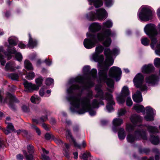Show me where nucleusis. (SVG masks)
<instances>
[{
    "mask_svg": "<svg viewBox=\"0 0 160 160\" xmlns=\"http://www.w3.org/2000/svg\"><path fill=\"white\" fill-rule=\"evenodd\" d=\"M103 47L101 45L96 47L95 53L92 54V58L94 61L98 62V67L101 69L98 72L99 80L101 81L106 82L109 87L112 88L114 86L113 80L111 78H107V72L109 67L113 63V60L112 58V54L116 53L117 50L115 48L112 51L109 48H106L104 53L106 58L104 62H103V56L98 55L103 52Z\"/></svg>",
    "mask_w": 160,
    "mask_h": 160,
    "instance_id": "nucleus-1",
    "label": "nucleus"
},
{
    "mask_svg": "<svg viewBox=\"0 0 160 160\" xmlns=\"http://www.w3.org/2000/svg\"><path fill=\"white\" fill-rule=\"evenodd\" d=\"M115 35V32H112L110 29H103L102 32L98 33L97 36L93 34L88 35V37L89 38L84 39L83 44L86 48L90 49L94 47L98 42L97 38L99 41H102L106 38L102 44L105 47H108L110 45L112 42L109 37L113 36Z\"/></svg>",
    "mask_w": 160,
    "mask_h": 160,
    "instance_id": "nucleus-2",
    "label": "nucleus"
},
{
    "mask_svg": "<svg viewBox=\"0 0 160 160\" xmlns=\"http://www.w3.org/2000/svg\"><path fill=\"white\" fill-rule=\"evenodd\" d=\"M93 98V92L91 90L88 91L86 96L82 97L79 99L76 96H72L70 98L69 100L71 104L77 109H79L81 106V108L77 111L79 114H83L89 112L91 116H94L96 112L92 110L90 103L91 100Z\"/></svg>",
    "mask_w": 160,
    "mask_h": 160,
    "instance_id": "nucleus-3",
    "label": "nucleus"
},
{
    "mask_svg": "<svg viewBox=\"0 0 160 160\" xmlns=\"http://www.w3.org/2000/svg\"><path fill=\"white\" fill-rule=\"evenodd\" d=\"M90 69L89 66H85L83 67V70L84 74L87 75L86 78H85L80 76L77 77L74 79L75 82L84 85V89L93 87L94 85L93 81L97 78V71L96 69H92L90 71Z\"/></svg>",
    "mask_w": 160,
    "mask_h": 160,
    "instance_id": "nucleus-4",
    "label": "nucleus"
},
{
    "mask_svg": "<svg viewBox=\"0 0 160 160\" xmlns=\"http://www.w3.org/2000/svg\"><path fill=\"white\" fill-rule=\"evenodd\" d=\"M144 30L150 38L151 40L150 46L152 48H153L157 42V39L155 38L158 34L156 26L153 24H147L144 28Z\"/></svg>",
    "mask_w": 160,
    "mask_h": 160,
    "instance_id": "nucleus-5",
    "label": "nucleus"
},
{
    "mask_svg": "<svg viewBox=\"0 0 160 160\" xmlns=\"http://www.w3.org/2000/svg\"><path fill=\"white\" fill-rule=\"evenodd\" d=\"M129 91L128 87L124 86L120 94L118 95L117 97L118 102L119 104H122L124 102L126 97V104L128 106H131L132 104V102L131 98L128 97L129 95Z\"/></svg>",
    "mask_w": 160,
    "mask_h": 160,
    "instance_id": "nucleus-6",
    "label": "nucleus"
},
{
    "mask_svg": "<svg viewBox=\"0 0 160 160\" xmlns=\"http://www.w3.org/2000/svg\"><path fill=\"white\" fill-rule=\"evenodd\" d=\"M142 139L143 140L147 139V136L145 131L142 129L138 130L135 131L134 135L129 134L128 135L127 139L128 142L130 143L134 142L137 140Z\"/></svg>",
    "mask_w": 160,
    "mask_h": 160,
    "instance_id": "nucleus-7",
    "label": "nucleus"
},
{
    "mask_svg": "<svg viewBox=\"0 0 160 160\" xmlns=\"http://www.w3.org/2000/svg\"><path fill=\"white\" fill-rule=\"evenodd\" d=\"M88 15V19L91 21H94L96 18L99 20H102L107 17V13L105 10L102 8L97 10L95 14L92 12H91Z\"/></svg>",
    "mask_w": 160,
    "mask_h": 160,
    "instance_id": "nucleus-8",
    "label": "nucleus"
},
{
    "mask_svg": "<svg viewBox=\"0 0 160 160\" xmlns=\"http://www.w3.org/2000/svg\"><path fill=\"white\" fill-rule=\"evenodd\" d=\"M144 77L141 73L137 74L133 79V82L136 87L140 88L142 91L147 90V87L145 84H142L143 81Z\"/></svg>",
    "mask_w": 160,
    "mask_h": 160,
    "instance_id": "nucleus-9",
    "label": "nucleus"
},
{
    "mask_svg": "<svg viewBox=\"0 0 160 160\" xmlns=\"http://www.w3.org/2000/svg\"><path fill=\"white\" fill-rule=\"evenodd\" d=\"M152 12L148 8H142L141 12L138 14V17L140 19L144 21H148L152 19Z\"/></svg>",
    "mask_w": 160,
    "mask_h": 160,
    "instance_id": "nucleus-10",
    "label": "nucleus"
},
{
    "mask_svg": "<svg viewBox=\"0 0 160 160\" xmlns=\"http://www.w3.org/2000/svg\"><path fill=\"white\" fill-rule=\"evenodd\" d=\"M18 102L19 101L15 96L9 93H7L6 97L3 101L4 103H7L10 108L14 110L16 109L14 103Z\"/></svg>",
    "mask_w": 160,
    "mask_h": 160,
    "instance_id": "nucleus-11",
    "label": "nucleus"
},
{
    "mask_svg": "<svg viewBox=\"0 0 160 160\" xmlns=\"http://www.w3.org/2000/svg\"><path fill=\"white\" fill-rule=\"evenodd\" d=\"M122 73V71L120 68L118 67L113 66L111 68L109 72V75L110 78H115L117 81L119 80L118 78Z\"/></svg>",
    "mask_w": 160,
    "mask_h": 160,
    "instance_id": "nucleus-12",
    "label": "nucleus"
},
{
    "mask_svg": "<svg viewBox=\"0 0 160 160\" xmlns=\"http://www.w3.org/2000/svg\"><path fill=\"white\" fill-rule=\"evenodd\" d=\"M23 84L25 88L24 91L27 92H31L34 91H37L38 90V88L36 87V85L32 84L26 80L23 82Z\"/></svg>",
    "mask_w": 160,
    "mask_h": 160,
    "instance_id": "nucleus-13",
    "label": "nucleus"
},
{
    "mask_svg": "<svg viewBox=\"0 0 160 160\" xmlns=\"http://www.w3.org/2000/svg\"><path fill=\"white\" fill-rule=\"evenodd\" d=\"M105 99L108 101L106 108L109 112H111L113 110L112 105H114L115 103L113 100L112 95L109 94L108 92L105 93Z\"/></svg>",
    "mask_w": 160,
    "mask_h": 160,
    "instance_id": "nucleus-14",
    "label": "nucleus"
},
{
    "mask_svg": "<svg viewBox=\"0 0 160 160\" xmlns=\"http://www.w3.org/2000/svg\"><path fill=\"white\" fill-rule=\"evenodd\" d=\"M145 81L148 84L154 85L158 82V77L155 75H152L146 77Z\"/></svg>",
    "mask_w": 160,
    "mask_h": 160,
    "instance_id": "nucleus-15",
    "label": "nucleus"
},
{
    "mask_svg": "<svg viewBox=\"0 0 160 160\" xmlns=\"http://www.w3.org/2000/svg\"><path fill=\"white\" fill-rule=\"evenodd\" d=\"M146 110L147 115L145 117V119L147 121H153V112L152 108L149 106L146 107Z\"/></svg>",
    "mask_w": 160,
    "mask_h": 160,
    "instance_id": "nucleus-16",
    "label": "nucleus"
},
{
    "mask_svg": "<svg viewBox=\"0 0 160 160\" xmlns=\"http://www.w3.org/2000/svg\"><path fill=\"white\" fill-rule=\"evenodd\" d=\"M132 122L135 125L140 126V123L142 121V118L138 115L134 114L132 115L130 118Z\"/></svg>",
    "mask_w": 160,
    "mask_h": 160,
    "instance_id": "nucleus-17",
    "label": "nucleus"
},
{
    "mask_svg": "<svg viewBox=\"0 0 160 160\" xmlns=\"http://www.w3.org/2000/svg\"><path fill=\"white\" fill-rule=\"evenodd\" d=\"M66 138L68 139L71 138L73 142L74 146L75 147L78 148H80L81 146L80 145L78 144L76 140L73 138L70 131L69 129L66 130Z\"/></svg>",
    "mask_w": 160,
    "mask_h": 160,
    "instance_id": "nucleus-18",
    "label": "nucleus"
},
{
    "mask_svg": "<svg viewBox=\"0 0 160 160\" xmlns=\"http://www.w3.org/2000/svg\"><path fill=\"white\" fill-rule=\"evenodd\" d=\"M154 67L152 65L148 64V65H145L142 68V72L148 74L152 72L154 70Z\"/></svg>",
    "mask_w": 160,
    "mask_h": 160,
    "instance_id": "nucleus-19",
    "label": "nucleus"
},
{
    "mask_svg": "<svg viewBox=\"0 0 160 160\" xmlns=\"http://www.w3.org/2000/svg\"><path fill=\"white\" fill-rule=\"evenodd\" d=\"M133 101L136 102H140L142 101V99L141 92L138 91L132 96Z\"/></svg>",
    "mask_w": 160,
    "mask_h": 160,
    "instance_id": "nucleus-20",
    "label": "nucleus"
},
{
    "mask_svg": "<svg viewBox=\"0 0 160 160\" xmlns=\"http://www.w3.org/2000/svg\"><path fill=\"white\" fill-rule=\"evenodd\" d=\"M8 52L12 54H15V58L19 62L22 61V56L21 54L19 52H17V51L15 48H13L12 49L9 50Z\"/></svg>",
    "mask_w": 160,
    "mask_h": 160,
    "instance_id": "nucleus-21",
    "label": "nucleus"
},
{
    "mask_svg": "<svg viewBox=\"0 0 160 160\" xmlns=\"http://www.w3.org/2000/svg\"><path fill=\"white\" fill-rule=\"evenodd\" d=\"M29 40L28 46L31 48H33L36 46L37 42V41L34 39H33L31 37L30 34H29Z\"/></svg>",
    "mask_w": 160,
    "mask_h": 160,
    "instance_id": "nucleus-22",
    "label": "nucleus"
},
{
    "mask_svg": "<svg viewBox=\"0 0 160 160\" xmlns=\"http://www.w3.org/2000/svg\"><path fill=\"white\" fill-rule=\"evenodd\" d=\"M91 30L93 32L99 31L101 28V26L98 23H93L90 25Z\"/></svg>",
    "mask_w": 160,
    "mask_h": 160,
    "instance_id": "nucleus-23",
    "label": "nucleus"
},
{
    "mask_svg": "<svg viewBox=\"0 0 160 160\" xmlns=\"http://www.w3.org/2000/svg\"><path fill=\"white\" fill-rule=\"evenodd\" d=\"M14 66H15L14 62H9L6 64L5 68L6 70H10L11 71H14L15 70Z\"/></svg>",
    "mask_w": 160,
    "mask_h": 160,
    "instance_id": "nucleus-24",
    "label": "nucleus"
},
{
    "mask_svg": "<svg viewBox=\"0 0 160 160\" xmlns=\"http://www.w3.org/2000/svg\"><path fill=\"white\" fill-rule=\"evenodd\" d=\"M91 3H93L96 8L102 6L103 4V2L102 0H88Z\"/></svg>",
    "mask_w": 160,
    "mask_h": 160,
    "instance_id": "nucleus-25",
    "label": "nucleus"
},
{
    "mask_svg": "<svg viewBox=\"0 0 160 160\" xmlns=\"http://www.w3.org/2000/svg\"><path fill=\"white\" fill-rule=\"evenodd\" d=\"M123 120L120 118H114L112 121L113 125L115 127L121 126L123 123Z\"/></svg>",
    "mask_w": 160,
    "mask_h": 160,
    "instance_id": "nucleus-26",
    "label": "nucleus"
},
{
    "mask_svg": "<svg viewBox=\"0 0 160 160\" xmlns=\"http://www.w3.org/2000/svg\"><path fill=\"white\" fill-rule=\"evenodd\" d=\"M133 109L137 112L145 113V109L142 105H136L133 107Z\"/></svg>",
    "mask_w": 160,
    "mask_h": 160,
    "instance_id": "nucleus-27",
    "label": "nucleus"
},
{
    "mask_svg": "<svg viewBox=\"0 0 160 160\" xmlns=\"http://www.w3.org/2000/svg\"><path fill=\"white\" fill-rule=\"evenodd\" d=\"M96 90L97 91V94L95 95V97L97 98L99 97L102 99H104L103 93L102 91L98 87H96Z\"/></svg>",
    "mask_w": 160,
    "mask_h": 160,
    "instance_id": "nucleus-28",
    "label": "nucleus"
},
{
    "mask_svg": "<svg viewBox=\"0 0 160 160\" xmlns=\"http://www.w3.org/2000/svg\"><path fill=\"white\" fill-rule=\"evenodd\" d=\"M152 143L154 145L158 144L160 142L158 136H155L154 135H151L150 139Z\"/></svg>",
    "mask_w": 160,
    "mask_h": 160,
    "instance_id": "nucleus-29",
    "label": "nucleus"
},
{
    "mask_svg": "<svg viewBox=\"0 0 160 160\" xmlns=\"http://www.w3.org/2000/svg\"><path fill=\"white\" fill-rule=\"evenodd\" d=\"M24 66L25 68L28 70L32 71L33 70L32 63L28 60H26L25 61Z\"/></svg>",
    "mask_w": 160,
    "mask_h": 160,
    "instance_id": "nucleus-30",
    "label": "nucleus"
},
{
    "mask_svg": "<svg viewBox=\"0 0 160 160\" xmlns=\"http://www.w3.org/2000/svg\"><path fill=\"white\" fill-rule=\"evenodd\" d=\"M126 136L125 132L124 129L121 128L119 129L118 132V137L120 140L124 139Z\"/></svg>",
    "mask_w": 160,
    "mask_h": 160,
    "instance_id": "nucleus-31",
    "label": "nucleus"
},
{
    "mask_svg": "<svg viewBox=\"0 0 160 160\" xmlns=\"http://www.w3.org/2000/svg\"><path fill=\"white\" fill-rule=\"evenodd\" d=\"M80 87L77 84H73L68 89V92L70 93H72L74 90L79 89Z\"/></svg>",
    "mask_w": 160,
    "mask_h": 160,
    "instance_id": "nucleus-32",
    "label": "nucleus"
},
{
    "mask_svg": "<svg viewBox=\"0 0 160 160\" xmlns=\"http://www.w3.org/2000/svg\"><path fill=\"white\" fill-rule=\"evenodd\" d=\"M147 129L148 131L150 132L154 133L158 132V128L155 127L148 126L147 127Z\"/></svg>",
    "mask_w": 160,
    "mask_h": 160,
    "instance_id": "nucleus-33",
    "label": "nucleus"
},
{
    "mask_svg": "<svg viewBox=\"0 0 160 160\" xmlns=\"http://www.w3.org/2000/svg\"><path fill=\"white\" fill-rule=\"evenodd\" d=\"M8 77L14 80H18V74L16 73H12L9 74L8 75Z\"/></svg>",
    "mask_w": 160,
    "mask_h": 160,
    "instance_id": "nucleus-34",
    "label": "nucleus"
},
{
    "mask_svg": "<svg viewBox=\"0 0 160 160\" xmlns=\"http://www.w3.org/2000/svg\"><path fill=\"white\" fill-rule=\"evenodd\" d=\"M22 152L27 160H33V157L32 155L31 154L28 155L25 150H23Z\"/></svg>",
    "mask_w": 160,
    "mask_h": 160,
    "instance_id": "nucleus-35",
    "label": "nucleus"
},
{
    "mask_svg": "<svg viewBox=\"0 0 160 160\" xmlns=\"http://www.w3.org/2000/svg\"><path fill=\"white\" fill-rule=\"evenodd\" d=\"M99 103L97 99H93L92 101L91 104V108H98L99 107Z\"/></svg>",
    "mask_w": 160,
    "mask_h": 160,
    "instance_id": "nucleus-36",
    "label": "nucleus"
},
{
    "mask_svg": "<svg viewBox=\"0 0 160 160\" xmlns=\"http://www.w3.org/2000/svg\"><path fill=\"white\" fill-rule=\"evenodd\" d=\"M27 148L28 153L29 154H32L34 152V147L32 145H28L27 146Z\"/></svg>",
    "mask_w": 160,
    "mask_h": 160,
    "instance_id": "nucleus-37",
    "label": "nucleus"
},
{
    "mask_svg": "<svg viewBox=\"0 0 160 160\" xmlns=\"http://www.w3.org/2000/svg\"><path fill=\"white\" fill-rule=\"evenodd\" d=\"M30 100L32 103L38 104L40 101V98L37 97H35L33 96H32Z\"/></svg>",
    "mask_w": 160,
    "mask_h": 160,
    "instance_id": "nucleus-38",
    "label": "nucleus"
},
{
    "mask_svg": "<svg viewBox=\"0 0 160 160\" xmlns=\"http://www.w3.org/2000/svg\"><path fill=\"white\" fill-rule=\"evenodd\" d=\"M43 82V79L41 77H39L35 80V82L37 85L36 87H38V89L39 87L41 86Z\"/></svg>",
    "mask_w": 160,
    "mask_h": 160,
    "instance_id": "nucleus-39",
    "label": "nucleus"
},
{
    "mask_svg": "<svg viewBox=\"0 0 160 160\" xmlns=\"http://www.w3.org/2000/svg\"><path fill=\"white\" fill-rule=\"evenodd\" d=\"M104 27L107 28H111L112 26V23L110 20H108L106 22L103 23Z\"/></svg>",
    "mask_w": 160,
    "mask_h": 160,
    "instance_id": "nucleus-40",
    "label": "nucleus"
},
{
    "mask_svg": "<svg viewBox=\"0 0 160 160\" xmlns=\"http://www.w3.org/2000/svg\"><path fill=\"white\" fill-rule=\"evenodd\" d=\"M141 42L143 45L147 46L149 45L150 41L148 38H144L141 39Z\"/></svg>",
    "mask_w": 160,
    "mask_h": 160,
    "instance_id": "nucleus-41",
    "label": "nucleus"
},
{
    "mask_svg": "<svg viewBox=\"0 0 160 160\" xmlns=\"http://www.w3.org/2000/svg\"><path fill=\"white\" fill-rule=\"evenodd\" d=\"M126 130L127 131L131 132L134 130L133 126L130 123H127Z\"/></svg>",
    "mask_w": 160,
    "mask_h": 160,
    "instance_id": "nucleus-42",
    "label": "nucleus"
},
{
    "mask_svg": "<svg viewBox=\"0 0 160 160\" xmlns=\"http://www.w3.org/2000/svg\"><path fill=\"white\" fill-rule=\"evenodd\" d=\"M126 112V110L124 108H121L118 110V115L120 117L124 115Z\"/></svg>",
    "mask_w": 160,
    "mask_h": 160,
    "instance_id": "nucleus-43",
    "label": "nucleus"
},
{
    "mask_svg": "<svg viewBox=\"0 0 160 160\" xmlns=\"http://www.w3.org/2000/svg\"><path fill=\"white\" fill-rule=\"evenodd\" d=\"M90 156H91L90 153L89 152H87L83 153L82 156L81 158L83 160H88V158Z\"/></svg>",
    "mask_w": 160,
    "mask_h": 160,
    "instance_id": "nucleus-44",
    "label": "nucleus"
},
{
    "mask_svg": "<svg viewBox=\"0 0 160 160\" xmlns=\"http://www.w3.org/2000/svg\"><path fill=\"white\" fill-rule=\"evenodd\" d=\"M35 77V74L33 72H31L28 74L26 78L28 80L32 79Z\"/></svg>",
    "mask_w": 160,
    "mask_h": 160,
    "instance_id": "nucleus-45",
    "label": "nucleus"
},
{
    "mask_svg": "<svg viewBox=\"0 0 160 160\" xmlns=\"http://www.w3.org/2000/svg\"><path fill=\"white\" fill-rule=\"evenodd\" d=\"M8 41L9 44L11 45L16 46L17 45V43L16 41L12 38H9Z\"/></svg>",
    "mask_w": 160,
    "mask_h": 160,
    "instance_id": "nucleus-46",
    "label": "nucleus"
},
{
    "mask_svg": "<svg viewBox=\"0 0 160 160\" xmlns=\"http://www.w3.org/2000/svg\"><path fill=\"white\" fill-rule=\"evenodd\" d=\"M32 128L35 130L38 135H40L41 133L40 129L36 126L34 125H31Z\"/></svg>",
    "mask_w": 160,
    "mask_h": 160,
    "instance_id": "nucleus-47",
    "label": "nucleus"
},
{
    "mask_svg": "<svg viewBox=\"0 0 160 160\" xmlns=\"http://www.w3.org/2000/svg\"><path fill=\"white\" fill-rule=\"evenodd\" d=\"M139 151L141 153H145L146 154H148L150 152V150L148 148L139 149Z\"/></svg>",
    "mask_w": 160,
    "mask_h": 160,
    "instance_id": "nucleus-48",
    "label": "nucleus"
},
{
    "mask_svg": "<svg viewBox=\"0 0 160 160\" xmlns=\"http://www.w3.org/2000/svg\"><path fill=\"white\" fill-rule=\"evenodd\" d=\"M154 64L156 67L160 66V58H156L154 61Z\"/></svg>",
    "mask_w": 160,
    "mask_h": 160,
    "instance_id": "nucleus-49",
    "label": "nucleus"
},
{
    "mask_svg": "<svg viewBox=\"0 0 160 160\" xmlns=\"http://www.w3.org/2000/svg\"><path fill=\"white\" fill-rule=\"evenodd\" d=\"M7 124V128L8 129L12 131H15L14 126L12 123H10Z\"/></svg>",
    "mask_w": 160,
    "mask_h": 160,
    "instance_id": "nucleus-50",
    "label": "nucleus"
},
{
    "mask_svg": "<svg viewBox=\"0 0 160 160\" xmlns=\"http://www.w3.org/2000/svg\"><path fill=\"white\" fill-rule=\"evenodd\" d=\"M53 82V80L51 78H47L45 81V83L47 85H51Z\"/></svg>",
    "mask_w": 160,
    "mask_h": 160,
    "instance_id": "nucleus-51",
    "label": "nucleus"
},
{
    "mask_svg": "<svg viewBox=\"0 0 160 160\" xmlns=\"http://www.w3.org/2000/svg\"><path fill=\"white\" fill-rule=\"evenodd\" d=\"M48 120V117L47 115L42 116L39 119V122H45Z\"/></svg>",
    "mask_w": 160,
    "mask_h": 160,
    "instance_id": "nucleus-52",
    "label": "nucleus"
},
{
    "mask_svg": "<svg viewBox=\"0 0 160 160\" xmlns=\"http://www.w3.org/2000/svg\"><path fill=\"white\" fill-rule=\"evenodd\" d=\"M105 4L106 6L108 7H110L112 5V0H105Z\"/></svg>",
    "mask_w": 160,
    "mask_h": 160,
    "instance_id": "nucleus-53",
    "label": "nucleus"
},
{
    "mask_svg": "<svg viewBox=\"0 0 160 160\" xmlns=\"http://www.w3.org/2000/svg\"><path fill=\"white\" fill-rule=\"evenodd\" d=\"M63 153L65 157L67 158H69V150L64 149L63 150Z\"/></svg>",
    "mask_w": 160,
    "mask_h": 160,
    "instance_id": "nucleus-54",
    "label": "nucleus"
},
{
    "mask_svg": "<svg viewBox=\"0 0 160 160\" xmlns=\"http://www.w3.org/2000/svg\"><path fill=\"white\" fill-rule=\"evenodd\" d=\"M53 139L54 141L58 144L60 145L62 143V141L59 138L54 137Z\"/></svg>",
    "mask_w": 160,
    "mask_h": 160,
    "instance_id": "nucleus-55",
    "label": "nucleus"
},
{
    "mask_svg": "<svg viewBox=\"0 0 160 160\" xmlns=\"http://www.w3.org/2000/svg\"><path fill=\"white\" fill-rule=\"evenodd\" d=\"M4 58V57L3 55H1L0 54V62L1 64L3 66L4 65L6 62L4 60H2Z\"/></svg>",
    "mask_w": 160,
    "mask_h": 160,
    "instance_id": "nucleus-56",
    "label": "nucleus"
},
{
    "mask_svg": "<svg viewBox=\"0 0 160 160\" xmlns=\"http://www.w3.org/2000/svg\"><path fill=\"white\" fill-rule=\"evenodd\" d=\"M44 89L45 88L44 87H42V88L40 89L39 91V95L40 96L42 97L43 96L44 94Z\"/></svg>",
    "mask_w": 160,
    "mask_h": 160,
    "instance_id": "nucleus-57",
    "label": "nucleus"
},
{
    "mask_svg": "<svg viewBox=\"0 0 160 160\" xmlns=\"http://www.w3.org/2000/svg\"><path fill=\"white\" fill-rule=\"evenodd\" d=\"M22 110L25 112H28L29 111V108L26 106H23L22 107Z\"/></svg>",
    "mask_w": 160,
    "mask_h": 160,
    "instance_id": "nucleus-58",
    "label": "nucleus"
},
{
    "mask_svg": "<svg viewBox=\"0 0 160 160\" xmlns=\"http://www.w3.org/2000/svg\"><path fill=\"white\" fill-rule=\"evenodd\" d=\"M42 158L44 160H50L49 157L44 154L42 155Z\"/></svg>",
    "mask_w": 160,
    "mask_h": 160,
    "instance_id": "nucleus-59",
    "label": "nucleus"
},
{
    "mask_svg": "<svg viewBox=\"0 0 160 160\" xmlns=\"http://www.w3.org/2000/svg\"><path fill=\"white\" fill-rule=\"evenodd\" d=\"M18 47L21 49L25 48L26 45L22 42H20L18 44Z\"/></svg>",
    "mask_w": 160,
    "mask_h": 160,
    "instance_id": "nucleus-60",
    "label": "nucleus"
},
{
    "mask_svg": "<svg viewBox=\"0 0 160 160\" xmlns=\"http://www.w3.org/2000/svg\"><path fill=\"white\" fill-rule=\"evenodd\" d=\"M51 135L49 133H47L45 135V139L47 140H50L51 138Z\"/></svg>",
    "mask_w": 160,
    "mask_h": 160,
    "instance_id": "nucleus-61",
    "label": "nucleus"
},
{
    "mask_svg": "<svg viewBox=\"0 0 160 160\" xmlns=\"http://www.w3.org/2000/svg\"><path fill=\"white\" fill-rule=\"evenodd\" d=\"M45 62L48 66H50L51 64V61L49 59H46L45 60Z\"/></svg>",
    "mask_w": 160,
    "mask_h": 160,
    "instance_id": "nucleus-62",
    "label": "nucleus"
},
{
    "mask_svg": "<svg viewBox=\"0 0 160 160\" xmlns=\"http://www.w3.org/2000/svg\"><path fill=\"white\" fill-rule=\"evenodd\" d=\"M3 131L6 135H8L11 132V131L8 129H3Z\"/></svg>",
    "mask_w": 160,
    "mask_h": 160,
    "instance_id": "nucleus-63",
    "label": "nucleus"
},
{
    "mask_svg": "<svg viewBox=\"0 0 160 160\" xmlns=\"http://www.w3.org/2000/svg\"><path fill=\"white\" fill-rule=\"evenodd\" d=\"M17 159L18 160H22L23 156L21 154H18L17 156Z\"/></svg>",
    "mask_w": 160,
    "mask_h": 160,
    "instance_id": "nucleus-64",
    "label": "nucleus"
}]
</instances>
